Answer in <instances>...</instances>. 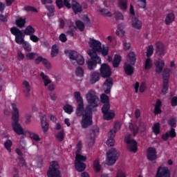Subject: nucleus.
<instances>
[{"label":"nucleus","mask_w":177,"mask_h":177,"mask_svg":"<svg viewBox=\"0 0 177 177\" xmlns=\"http://www.w3.org/2000/svg\"><path fill=\"white\" fill-rule=\"evenodd\" d=\"M74 97L78 103L77 109L76 110V114L77 117H81L82 115V110H84V100L81 96V93L79 91H75L74 93Z\"/></svg>","instance_id":"9"},{"label":"nucleus","mask_w":177,"mask_h":177,"mask_svg":"<svg viewBox=\"0 0 177 177\" xmlns=\"http://www.w3.org/2000/svg\"><path fill=\"white\" fill-rule=\"evenodd\" d=\"M10 31L12 35L15 37V42L18 44V45H22L25 43L24 38L26 35L23 33V32L19 29V28L14 26L10 28Z\"/></svg>","instance_id":"6"},{"label":"nucleus","mask_w":177,"mask_h":177,"mask_svg":"<svg viewBox=\"0 0 177 177\" xmlns=\"http://www.w3.org/2000/svg\"><path fill=\"white\" fill-rule=\"evenodd\" d=\"M95 109V107H93V105L89 104L86 107V111H85L84 114H87V115H92V109Z\"/></svg>","instance_id":"57"},{"label":"nucleus","mask_w":177,"mask_h":177,"mask_svg":"<svg viewBox=\"0 0 177 177\" xmlns=\"http://www.w3.org/2000/svg\"><path fill=\"white\" fill-rule=\"evenodd\" d=\"M147 156H157V150L154 147H149L147 150Z\"/></svg>","instance_id":"50"},{"label":"nucleus","mask_w":177,"mask_h":177,"mask_svg":"<svg viewBox=\"0 0 177 177\" xmlns=\"http://www.w3.org/2000/svg\"><path fill=\"white\" fill-rule=\"evenodd\" d=\"M36 56L37 53H28L26 54V57L27 60H34Z\"/></svg>","instance_id":"60"},{"label":"nucleus","mask_w":177,"mask_h":177,"mask_svg":"<svg viewBox=\"0 0 177 177\" xmlns=\"http://www.w3.org/2000/svg\"><path fill=\"white\" fill-rule=\"evenodd\" d=\"M46 9H47V10L48 11L47 16H48L49 17L55 16V6H46Z\"/></svg>","instance_id":"40"},{"label":"nucleus","mask_w":177,"mask_h":177,"mask_svg":"<svg viewBox=\"0 0 177 177\" xmlns=\"http://www.w3.org/2000/svg\"><path fill=\"white\" fill-rule=\"evenodd\" d=\"M88 41V46L91 49L87 51L88 55H97V53H101L104 57L109 55V46L102 47V43L99 40L95 39L93 37H90Z\"/></svg>","instance_id":"1"},{"label":"nucleus","mask_w":177,"mask_h":177,"mask_svg":"<svg viewBox=\"0 0 177 177\" xmlns=\"http://www.w3.org/2000/svg\"><path fill=\"white\" fill-rule=\"evenodd\" d=\"M35 64H39V63H42L44 66H46L47 70L50 69V62L46 58H44L42 56H38L35 59Z\"/></svg>","instance_id":"17"},{"label":"nucleus","mask_w":177,"mask_h":177,"mask_svg":"<svg viewBox=\"0 0 177 177\" xmlns=\"http://www.w3.org/2000/svg\"><path fill=\"white\" fill-rule=\"evenodd\" d=\"M57 55H59V48L56 44H55L51 48V57H56Z\"/></svg>","instance_id":"45"},{"label":"nucleus","mask_w":177,"mask_h":177,"mask_svg":"<svg viewBox=\"0 0 177 177\" xmlns=\"http://www.w3.org/2000/svg\"><path fill=\"white\" fill-rule=\"evenodd\" d=\"M125 142L127 145V149L132 153H136L138 151V142L133 139H131L129 137L125 138Z\"/></svg>","instance_id":"14"},{"label":"nucleus","mask_w":177,"mask_h":177,"mask_svg":"<svg viewBox=\"0 0 177 177\" xmlns=\"http://www.w3.org/2000/svg\"><path fill=\"white\" fill-rule=\"evenodd\" d=\"M26 18H19L15 21V24L19 28H23L26 26Z\"/></svg>","instance_id":"35"},{"label":"nucleus","mask_w":177,"mask_h":177,"mask_svg":"<svg viewBox=\"0 0 177 177\" xmlns=\"http://www.w3.org/2000/svg\"><path fill=\"white\" fill-rule=\"evenodd\" d=\"M147 88V86H146V82H141L140 85V93H143V92H145V91H146V89Z\"/></svg>","instance_id":"64"},{"label":"nucleus","mask_w":177,"mask_h":177,"mask_svg":"<svg viewBox=\"0 0 177 177\" xmlns=\"http://www.w3.org/2000/svg\"><path fill=\"white\" fill-rule=\"evenodd\" d=\"M160 123L157 122L155 124H153L152 127L153 133L156 135H160Z\"/></svg>","instance_id":"55"},{"label":"nucleus","mask_w":177,"mask_h":177,"mask_svg":"<svg viewBox=\"0 0 177 177\" xmlns=\"http://www.w3.org/2000/svg\"><path fill=\"white\" fill-rule=\"evenodd\" d=\"M129 129L133 132V135L134 136H136V135H138V132H139V127L132 123H130L129 124Z\"/></svg>","instance_id":"39"},{"label":"nucleus","mask_w":177,"mask_h":177,"mask_svg":"<svg viewBox=\"0 0 177 177\" xmlns=\"http://www.w3.org/2000/svg\"><path fill=\"white\" fill-rule=\"evenodd\" d=\"M12 145H13V142H12V140H7L4 142V147L6 149V150L9 151V153H10V151H12V148H11Z\"/></svg>","instance_id":"48"},{"label":"nucleus","mask_w":177,"mask_h":177,"mask_svg":"<svg viewBox=\"0 0 177 177\" xmlns=\"http://www.w3.org/2000/svg\"><path fill=\"white\" fill-rule=\"evenodd\" d=\"M156 52L158 56H165V47L164 46V44H162L161 41H156Z\"/></svg>","instance_id":"18"},{"label":"nucleus","mask_w":177,"mask_h":177,"mask_svg":"<svg viewBox=\"0 0 177 177\" xmlns=\"http://www.w3.org/2000/svg\"><path fill=\"white\" fill-rule=\"evenodd\" d=\"M174 20L175 15L174 13H169L167 15L165 18V24H167V26H169V24L174 21Z\"/></svg>","instance_id":"33"},{"label":"nucleus","mask_w":177,"mask_h":177,"mask_svg":"<svg viewBox=\"0 0 177 177\" xmlns=\"http://www.w3.org/2000/svg\"><path fill=\"white\" fill-rule=\"evenodd\" d=\"M14 165H19V167H22V168H26L27 165H26V160L23 156H19L14 163Z\"/></svg>","instance_id":"29"},{"label":"nucleus","mask_w":177,"mask_h":177,"mask_svg":"<svg viewBox=\"0 0 177 177\" xmlns=\"http://www.w3.org/2000/svg\"><path fill=\"white\" fill-rule=\"evenodd\" d=\"M153 53H154V46H153V45H149L147 48V57H151V56H153Z\"/></svg>","instance_id":"47"},{"label":"nucleus","mask_w":177,"mask_h":177,"mask_svg":"<svg viewBox=\"0 0 177 177\" xmlns=\"http://www.w3.org/2000/svg\"><path fill=\"white\" fill-rule=\"evenodd\" d=\"M120 155V152L115 148H111L107 152L106 156H118Z\"/></svg>","instance_id":"49"},{"label":"nucleus","mask_w":177,"mask_h":177,"mask_svg":"<svg viewBox=\"0 0 177 177\" xmlns=\"http://www.w3.org/2000/svg\"><path fill=\"white\" fill-rule=\"evenodd\" d=\"M11 107L12 109L11 122L12 131H14L17 135H24V129H23V127H21V124L19 123L20 116L19 115L17 105L15 103H12Z\"/></svg>","instance_id":"2"},{"label":"nucleus","mask_w":177,"mask_h":177,"mask_svg":"<svg viewBox=\"0 0 177 177\" xmlns=\"http://www.w3.org/2000/svg\"><path fill=\"white\" fill-rule=\"evenodd\" d=\"M127 57L131 64L133 65L135 63H136V54H135V52H130L127 55Z\"/></svg>","instance_id":"36"},{"label":"nucleus","mask_w":177,"mask_h":177,"mask_svg":"<svg viewBox=\"0 0 177 177\" xmlns=\"http://www.w3.org/2000/svg\"><path fill=\"white\" fill-rule=\"evenodd\" d=\"M167 124L171 128H176V118H171L167 121Z\"/></svg>","instance_id":"51"},{"label":"nucleus","mask_w":177,"mask_h":177,"mask_svg":"<svg viewBox=\"0 0 177 177\" xmlns=\"http://www.w3.org/2000/svg\"><path fill=\"white\" fill-rule=\"evenodd\" d=\"M41 129L44 133H46L49 131V123L46 121V115H43L41 118Z\"/></svg>","instance_id":"23"},{"label":"nucleus","mask_w":177,"mask_h":177,"mask_svg":"<svg viewBox=\"0 0 177 177\" xmlns=\"http://www.w3.org/2000/svg\"><path fill=\"white\" fill-rule=\"evenodd\" d=\"M24 34L25 35H32L35 34V28L32 27L31 25H28L26 27L25 30H24Z\"/></svg>","instance_id":"31"},{"label":"nucleus","mask_w":177,"mask_h":177,"mask_svg":"<svg viewBox=\"0 0 177 177\" xmlns=\"http://www.w3.org/2000/svg\"><path fill=\"white\" fill-rule=\"evenodd\" d=\"M107 79L105 80L104 85L106 86V89L104 90V93L106 95H110L111 92V88H113V78L106 77Z\"/></svg>","instance_id":"22"},{"label":"nucleus","mask_w":177,"mask_h":177,"mask_svg":"<svg viewBox=\"0 0 177 177\" xmlns=\"http://www.w3.org/2000/svg\"><path fill=\"white\" fill-rule=\"evenodd\" d=\"M88 56L90 58L86 62V64L88 70L92 71V70H95V68L97 67V64H102V58H100L99 55H95L93 54L88 55Z\"/></svg>","instance_id":"5"},{"label":"nucleus","mask_w":177,"mask_h":177,"mask_svg":"<svg viewBox=\"0 0 177 177\" xmlns=\"http://www.w3.org/2000/svg\"><path fill=\"white\" fill-rule=\"evenodd\" d=\"M48 177H62L60 172V166L57 161H52L50 162L48 170L47 171Z\"/></svg>","instance_id":"4"},{"label":"nucleus","mask_w":177,"mask_h":177,"mask_svg":"<svg viewBox=\"0 0 177 177\" xmlns=\"http://www.w3.org/2000/svg\"><path fill=\"white\" fill-rule=\"evenodd\" d=\"M99 127H93L90 131V138L88 140V147H92L95 145V139L99 135Z\"/></svg>","instance_id":"13"},{"label":"nucleus","mask_w":177,"mask_h":177,"mask_svg":"<svg viewBox=\"0 0 177 177\" xmlns=\"http://www.w3.org/2000/svg\"><path fill=\"white\" fill-rule=\"evenodd\" d=\"M93 169H95V172H100L102 170V165H100L99 160L96 159L93 161Z\"/></svg>","instance_id":"42"},{"label":"nucleus","mask_w":177,"mask_h":177,"mask_svg":"<svg viewBox=\"0 0 177 177\" xmlns=\"http://www.w3.org/2000/svg\"><path fill=\"white\" fill-rule=\"evenodd\" d=\"M64 131L61 130L55 135V139H57L58 142H63V140H64Z\"/></svg>","instance_id":"41"},{"label":"nucleus","mask_w":177,"mask_h":177,"mask_svg":"<svg viewBox=\"0 0 177 177\" xmlns=\"http://www.w3.org/2000/svg\"><path fill=\"white\" fill-rule=\"evenodd\" d=\"M75 74L77 77H84V68L81 66H78L75 70Z\"/></svg>","instance_id":"58"},{"label":"nucleus","mask_w":177,"mask_h":177,"mask_svg":"<svg viewBox=\"0 0 177 177\" xmlns=\"http://www.w3.org/2000/svg\"><path fill=\"white\" fill-rule=\"evenodd\" d=\"M155 71L156 74H161L162 73V70H164V67H165V61L163 59H158L155 62Z\"/></svg>","instance_id":"19"},{"label":"nucleus","mask_w":177,"mask_h":177,"mask_svg":"<svg viewBox=\"0 0 177 177\" xmlns=\"http://www.w3.org/2000/svg\"><path fill=\"white\" fill-rule=\"evenodd\" d=\"M65 54L68 55V57L72 64L74 66H83L85 64V59H84V56L81 55V54L78 53V52L75 50H65Z\"/></svg>","instance_id":"3"},{"label":"nucleus","mask_w":177,"mask_h":177,"mask_svg":"<svg viewBox=\"0 0 177 177\" xmlns=\"http://www.w3.org/2000/svg\"><path fill=\"white\" fill-rule=\"evenodd\" d=\"M101 103H104V106H110V98L105 93L101 94L100 95Z\"/></svg>","instance_id":"37"},{"label":"nucleus","mask_w":177,"mask_h":177,"mask_svg":"<svg viewBox=\"0 0 177 177\" xmlns=\"http://www.w3.org/2000/svg\"><path fill=\"white\" fill-rule=\"evenodd\" d=\"M122 57L120 55H115L113 60L112 62L113 67L114 68H118L120 67V64L121 63V60Z\"/></svg>","instance_id":"27"},{"label":"nucleus","mask_w":177,"mask_h":177,"mask_svg":"<svg viewBox=\"0 0 177 177\" xmlns=\"http://www.w3.org/2000/svg\"><path fill=\"white\" fill-rule=\"evenodd\" d=\"M168 84H169V82H163V86L162 88V93L163 95H167L168 93Z\"/></svg>","instance_id":"61"},{"label":"nucleus","mask_w":177,"mask_h":177,"mask_svg":"<svg viewBox=\"0 0 177 177\" xmlns=\"http://www.w3.org/2000/svg\"><path fill=\"white\" fill-rule=\"evenodd\" d=\"M84 110L82 111V115L81 116H82V118L80 124L83 129H86V128H88V127H91V125L93 124V120L92 115L84 114Z\"/></svg>","instance_id":"10"},{"label":"nucleus","mask_w":177,"mask_h":177,"mask_svg":"<svg viewBox=\"0 0 177 177\" xmlns=\"http://www.w3.org/2000/svg\"><path fill=\"white\" fill-rule=\"evenodd\" d=\"M26 12H33L34 13H38V10L31 6H27L24 7Z\"/></svg>","instance_id":"59"},{"label":"nucleus","mask_w":177,"mask_h":177,"mask_svg":"<svg viewBox=\"0 0 177 177\" xmlns=\"http://www.w3.org/2000/svg\"><path fill=\"white\" fill-rule=\"evenodd\" d=\"M22 85L24 88V92L25 96L28 97V96H30V93L31 92V86H30V83L27 80L24 81Z\"/></svg>","instance_id":"26"},{"label":"nucleus","mask_w":177,"mask_h":177,"mask_svg":"<svg viewBox=\"0 0 177 177\" xmlns=\"http://www.w3.org/2000/svg\"><path fill=\"white\" fill-rule=\"evenodd\" d=\"M100 73L97 71H94L91 73L90 77V84H96L100 80Z\"/></svg>","instance_id":"25"},{"label":"nucleus","mask_w":177,"mask_h":177,"mask_svg":"<svg viewBox=\"0 0 177 177\" xmlns=\"http://www.w3.org/2000/svg\"><path fill=\"white\" fill-rule=\"evenodd\" d=\"M76 154L75 156H82L81 154V150L82 149V142L81 140L78 141L77 145H76Z\"/></svg>","instance_id":"53"},{"label":"nucleus","mask_w":177,"mask_h":177,"mask_svg":"<svg viewBox=\"0 0 177 177\" xmlns=\"http://www.w3.org/2000/svg\"><path fill=\"white\" fill-rule=\"evenodd\" d=\"M100 13L102 14L103 16H106V17H111L113 14L110 11H108L106 8H101L100 10Z\"/></svg>","instance_id":"52"},{"label":"nucleus","mask_w":177,"mask_h":177,"mask_svg":"<svg viewBox=\"0 0 177 177\" xmlns=\"http://www.w3.org/2000/svg\"><path fill=\"white\" fill-rule=\"evenodd\" d=\"M27 133H28L29 138H30V139H32L36 142H39V140H41V138H39V136L38 134L32 133L31 131H28Z\"/></svg>","instance_id":"44"},{"label":"nucleus","mask_w":177,"mask_h":177,"mask_svg":"<svg viewBox=\"0 0 177 177\" xmlns=\"http://www.w3.org/2000/svg\"><path fill=\"white\" fill-rule=\"evenodd\" d=\"M85 161H86V156H76L75 160V168L78 172H84L86 168V165H85Z\"/></svg>","instance_id":"7"},{"label":"nucleus","mask_w":177,"mask_h":177,"mask_svg":"<svg viewBox=\"0 0 177 177\" xmlns=\"http://www.w3.org/2000/svg\"><path fill=\"white\" fill-rule=\"evenodd\" d=\"M123 70L124 71V74L129 77H132V75H133V73H135V68L132 66V64H128L127 62L124 64Z\"/></svg>","instance_id":"16"},{"label":"nucleus","mask_w":177,"mask_h":177,"mask_svg":"<svg viewBox=\"0 0 177 177\" xmlns=\"http://www.w3.org/2000/svg\"><path fill=\"white\" fill-rule=\"evenodd\" d=\"M103 118L106 121H110L115 117V113L110 111V105H103L102 107Z\"/></svg>","instance_id":"11"},{"label":"nucleus","mask_w":177,"mask_h":177,"mask_svg":"<svg viewBox=\"0 0 177 177\" xmlns=\"http://www.w3.org/2000/svg\"><path fill=\"white\" fill-rule=\"evenodd\" d=\"M23 48L26 52H31L32 50V47L31 44L28 43V41H25L24 43L22 44Z\"/></svg>","instance_id":"56"},{"label":"nucleus","mask_w":177,"mask_h":177,"mask_svg":"<svg viewBox=\"0 0 177 177\" xmlns=\"http://www.w3.org/2000/svg\"><path fill=\"white\" fill-rule=\"evenodd\" d=\"M128 1L127 0H119L118 5L120 8V9H123V10H127L128 6Z\"/></svg>","instance_id":"46"},{"label":"nucleus","mask_w":177,"mask_h":177,"mask_svg":"<svg viewBox=\"0 0 177 177\" xmlns=\"http://www.w3.org/2000/svg\"><path fill=\"white\" fill-rule=\"evenodd\" d=\"M109 138L106 140V143L108 146H110L111 147L114 146V143H115V140H114V138H115V134L109 133Z\"/></svg>","instance_id":"32"},{"label":"nucleus","mask_w":177,"mask_h":177,"mask_svg":"<svg viewBox=\"0 0 177 177\" xmlns=\"http://www.w3.org/2000/svg\"><path fill=\"white\" fill-rule=\"evenodd\" d=\"M55 4L58 9H63V8H64V3L63 0H56Z\"/></svg>","instance_id":"62"},{"label":"nucleus","mask_w":177,"mask_h":177,"mask_svg":"<svg viewBox=\"0 0 177 177\" xmlns=\"http://www.w3.org/2000/svg\"><path fill=\"white\" fill-rule=\"evenodd\" d=\"M86 100L88 104H91L93 107L99 106V97L96 95V93L93 90H90L86 95Z\"/></svg>","instance_id":"8"},{"label":"nucleus","mask_w":177,"mask_h":177,"mask_svg":"<svg viewBox=\"0 0 177 177\" xmlns=\"http://www.w3.org/2000/svg\"><path fill=\"white\" fill-rule=\"evenodd\" d=\"M75 24H76V27L80 31H84L85 30V24H84V22L78 20V21H76Z\"/></svg>","instance_id":"54"},{"label":"nucleus","mask_w":177,"mask_h":177,"mask_svg":"<svg viewBox=\"0 0 177 177\" xmlns=\"http://www.w3.org/2000/svg\"><path fill=\"white\" fill-rule=\"evenodd\" d=\"M40 77L44 81V86H48L50 84H52V80L49 78V76L45 75L44 72L40 73Z\"/></svg>","instance_id":"30"},{"label":"nucleus","mask_w":177,"mask_h":177,"mask_svg":"<svg viewBox=\"0 0 177 177\" xmlns=\"http://www.w3.org/2000/svg\"><path fill=\"white\" fill-rule=\"evenodd\" d=\"M63 109L64 111L66 113V114H73V113L74 112V108L68 104L64 105Z\"/></svg>","instance_id":"38"},{"label":"nucleus","mask_w":177,"mask_h":177,"mask_svg":"<svg viewBox=\"0 0 177 177\" xmlns=\"http://www.w3.org/2000/svg\"><path fill=\"white\" fill-rule=\"evenodd\" d=\"M120 129H121V123H120V122H116L113 125V128L109 131V133L115 135Z\"/></svg>","instance_id":"34"},{"label":"nucleus","mask_w":177,"mask_h":177,"mask_svg":"<svg viewBox=\"0 0 177 177\" xmlns=\"http://www.w3.org/2000/svg\"><path fill=\"white\" fill-rule=\"evenodd\" d=\"M114 15L115 20H124V15H122V13L117 11L115 12Z\"/></svg>","instance_id":"63"},{"label":"nucleus","mask_w":177,"mask_h":177,"mask_svg":"<svg viewBox=\"0 0 177 177\" xmlns=\"http://www.w3.org/2000/svg\"><path fill=\"white\" fill-rule=\"evenodd\" d=\"M131 27L135 28V30H142L143 22H142L138 17H133L131 20Z\"/></svg>","instance_id":"20"},{"label":"nucleus","mask_w":177,"mask_h":177,"mask_svg":"<svg viewBox=\"0 0 177 177\" xmlns=\"http://www.w3.org/2000/svg\"><path fill=\"white\" fill-rule=\"evenodd\" d=\"M155 177H171V172L167 167H159Z\"/></svg>","instance_id":"15"},{"label":"nucleus","mask_w":177,"mask_h":177,"mask_svg":"<svg viewBox=\"0 0 177 177\" xmlns=\"http://www.w3.org/2000/svg\"><path fill=\"white\" fill-rule=\"evenodd\" d=\"M75 15H77V13H81L82 12V6L77 1L72 0V6L71 8Z\"/></svg>","instance_id":"21"},{"label":"nucleus","mask_w":177,"mask_h":177,"mask_svg":"<svg viewBox=\"0 0 177 177\" xmlns=\"http://www.w3.org/2000/svg\"><path fill=\"white\" fill-rule=\"evenodd\" d=\"M162 77L163 82H169V77H171V69L169 68H165L162 73Z\"/></svg>","instance_id":"24"},{"label":"nucleus","mask_w":177,"mask_h":177,"mask_svg":"<svg viewBox=\"0 0 177 177\" xmlns=\"http://www.w3.org/2000/svg\"><path fill=\"white\" fill-rule=\"evenodd\" d=\"M153 67V61L151 58H147L145 62V70H150Z\"/></svg>","instance_id":"43"},{"label":"nucleus","mask_w":177,"mask_h":177,"mask_svg":"<svg viewBox=\"0 0 177 177\" xmlns=\"http://www.w3.org/2000/svg\"><path fill=\"white\" fill-rule=\"evenodd\" d=\"M117 160H118V156H107L106 164L107 165H114L115 162H117Z\"/></svg>","instance_id":"28"},{"label":"nucleus","mask_w":177,"mask_h":177,"mask_svg":"<svg viewBox=\"0 0 177 177\" xmlns=\"http://www.w3.org/2000/svg\"><path fill=\"white\" fill-rule=\"evenodd\" d=\"M100 73L102 78H109L111 77V68L107 64H102L100 68Z\"/></svg>","instance_id":"12"}]
</instances>
